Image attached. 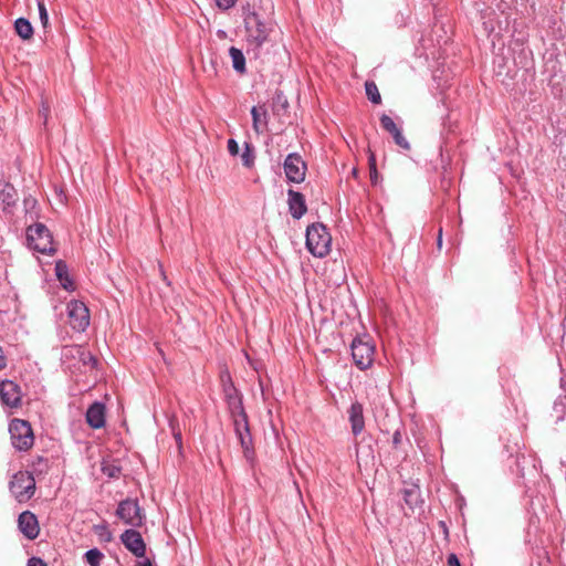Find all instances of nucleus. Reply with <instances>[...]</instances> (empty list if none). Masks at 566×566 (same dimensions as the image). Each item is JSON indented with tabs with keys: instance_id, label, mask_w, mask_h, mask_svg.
<instances>
[{
	"instance_id": "f257e3e1",
	"label": "nucleus",
	"mask_w": 566,
	"mask_h": 566,
	"mask_svg": "<svg viewBox=\"0 0 566 566\" xmlns=\"http://www.w3.org/2000/svg\"><path fill=\"white\" fill-rule=\"evenodd\" d=\"M243 14L248 42L254 44L255 48H261L269 40L272 23L265 21L256 11L250 10V4L243 8Z\"/></svg>"
},
{
	"instance_id": "f03ea898",
	"label": "nucleus",
	"mask_w": 566,
	"mask_h": 566,
	"mask_svg": "<svg viewBox=\"0 0 566 566\" xmlns=\"http://www.w3.org/2000/svg\"><path fill=\"white\" fill-rule=\"evenodd\" d=\"M306 248L316 258H324L331 251L332 237L323 223H313L306 229Z\"/></svg>"
},
{
	"instance_id": "7ed1b4c3",
	"label": "nucleus",
	"mask_w": 566,
	"mask_h": 566,
	"mask_svg": "<svg viewBox=\"0 0 566 566\" xmlns=\"http://www.w3.org/2000/svg\"><path fill=\"white\" fill-rule=\"evenodd\" d=\"M28 248L41 254H52L55 252L53 237L43 223H34L27 228Z\"/></svg>"
},
{
	"instance_id": "20e7f679",
	"label": "nucleus",
	"mask_w": 566,
	"mask_h": 566,
	"mask_svg": "<svg viewBox=\"0 0 566 566\" xmlns=\"http://www.w3.org/2000/svg\"><path fill=\"white\" fill-rule=\"evenodd\" d=\"M36 483L29 471H18L9 482V490L19 503H27L35 493Z\"/></svg>"
},
{
	"instance_id": "39448f33",
	"label": "nucleus",
	"mask_w": 566,
	"mask_h": 566,
	"mask_svg": "<svg viewBox=\"0 0 566 566\" xmlns=\"http://www.w3.org/2000/svg\"><path fill=\"white\" fill-rule=\"evenodd\" d=\"M10 439L18 451H28L34 444V434L31 424L27 420L13 419L9 424Z\"/></svg>"
},
{
	"instance_id": "423d86ee",
	"label": "nucleus",
	"mask_w": 566,
	"mask_h": 566,
	"mask_svg": "<svg viewBox=\"0 0 566 566\" xmlns=\"http://www.w3.org/2000/svg\"><path fill=\"white\" fill-rule=\"evenodd\" d=\"M350 349L354 364L360 370H365L373 365L375 346L367 335L355 337L352 342Z\"/></svg>"
},
{
	"instance_id": "0eeeda50",
	"label": "nucleus",
	"mask_w": 566,
	"mask_h": 566,
	"mask_svg": "<svg viewBox=\"0 0 566 566\" xmlns=\"http://www.w3.org/2000/svg\"><path fill=\"white\" fill-rule=\"evenodd\" d=\"M116 515L127 525L132 527H140L145 522V514L139 506L138 501L134 499H125L118 503Z\"/></svg>"
},
{
	"instance_id": "6e6552de",
	"label": "nucleus",
	"mask_w": 566,
	"mask_h": 566,
	"mask_svg": "<svg viewBox=\"0 0 566 566\" xmlns=\"http://www.w3.org/2000/svg\"><path fill=\"white\" fill-rule=\"evenodd\" d=\"M232 421L235 436L243 449L244 458L248 461H252L254 458V448L248 415L233 417Z\"/></svg>"
},
{
	"instance_id": "1a4fd4ad",
	"label": "nucleus",
	"mask_w": 566,
	"mask_h": 566,
	"mask_svg": "<svg viewBox=\"0 0 566 566\" xmlns=\"http://www.w3.org/2000/svg\"><path fill=\"white\" fill-rule=\"evenodd\" d=\"M283 169L289 182L301 184L305 179L307 165L298 153H291L284 159Z\"/></svg>"
},
{
	"instance_id": "9d476101",
	"label": "nucleus",
	"mask_w": 566,
	"mask_h": 566,
	"mask_svg": "<svg viewBox=\"0 0 566 566\" xmlns=\"http://www.w3.org/2000/svg\"><path fill=\"white\" fill-rule=\"evenodd\" d=\"M69 323L76 332H84L90 325V312L86 305L73 300L67 304Z\"/></svg>"
},
{
	"instance_id": "9b49d317",
	"label": "nucleus",
	"mask_w": 566,
	"mask_h": 566,
	"mask_svg": "<svg viewBox=\"0 0 566 566\" xmlns=\"http://www.w3.org/2000/svg\"><path fill=\"white\" fill-rule=\"evenodd\" d=\"M0 400L8 408H19L22 403L20 386L10 379L2 380L0 382Z\"/></svg>"
},
{
	"instance_id": "f8f14e48",
	"label": "nucleus",
	"mask_w": 566,
	"mask_h": 566,
	"mask_svg": "<svg viewBox=\"0 0 566 566\" xmlns=\"http://www.w3.org/2000/svg\"><path fill=\"white\" fill-rule=\"evenodd\" d=\"M62 357L64 359H76L82 363L83 366H90L95 368L97 365L96 357L82 345H67L62 349Z\"/></svg>"
},
{
	"instance_id": "ddd939ff",
	"label": "nucleus",
	"mask_w": 566,
	"mask_h": 566,
	"mask_svg": "<svg viewBox=\"0 0 566 566\" xmlns=\"http://www.w3.org/2000/svg\"><path fill=\"white\" fill-rule=\"evenodd\" d=\"M120 541L124 546L136 557H145L146 544L138 531L134 528L124 531V533L120 535Z\"/></svg>"
},
{
	"instance_id": "4468645a",
	"label": "nucleus",
	"mask_w": 566,
	"mask_h": 566,
	"mask_svg": "<svg viewBox=\"0 0 566 566\" xmlns=\"http://www.w3.org/2000/svg\"><path fill=\"white\" fill-rule=\"evenodd\" d=\"M18 528L30 541L35 539L40 533L38 517L31 511H23L18 517Z\"/></svg>"
},
{
	"instance_id": "2eb2a0df",
	"label": "nucleus",
	"mask_w": 566,
	"mask_h": 566,
	"mask_svg": "<svg viewBox=\"0 0 566 566\" xmlns=\"http://www.w3.org/2000/svg\"><path fill=\"white\" fill-rule=\"evenodd\" d=\"M222 392L231 418L247 413L243 406V396L235 387L228 385L227 388L222 389Z\"/></svg>"
},
{
	"instance_id": "dca6fc26",
	"label": "nucleus",
	"mask_w": 566,
	"mask_h": 566,
	"mask_svg": "<svg viewBox=\"0 0 566 566\" xmlns=\"http://www.w3.org/2000/svg\"><path fill=\"white\" fill-rule=\"evenodd\" d=\"M85 419L93 429H101L106 423V407L101 401H94L86 410Z\"/></svg>"
},
{
	"instance_id": "f3484780",
	"label": "nucleus",
	"mask_w": 566,
	"mask_h": 566,
	"mask_svg": "<svg viewBox=\"0 0 566 566\" xmlns=\"http://www.w3.org/2000/svg\"><path fill=\"white\" fill-rule=\"evenodd\" d=\"M379 120H380V125H381L382 129L392 136L396 145H398L399 147H401L405 150L410 149L409 142L405 138L401 129L396 125V123L389 115L382 114L380 116Z\"/></svg>"
},
{
	"instance_id": "a211bd4d",
	"label": "nucleus",
	"mask_w": 566,
	"mask_h": 566,
	"mask_svg": "<svg viewBox=\"0 0 566 566\" xmlns=\"http://www.w3.org/2000/svg\"><path fill=\"white\" fill-rule=\"evenodd\" d=\"M348 421L350 423L352 433L357 437L365 429V417H364V406L359 401L352 402L348 411Z\"/></svg>"
},
{
	"instance_id": "6ab92c4d",
	"label": "nucleus",
	"mask_w": 566,
	"mask_h": 566,
	"mask_svg": "<svg viewBox=\"0 0 566 566\" xmlns=\"http://www.w3.org/2000/svg\"><path fill=\"white\" fill-rule=\"evenodd\" d=\"M289 212L294 219H301L307 211L305 197L294 189L287 190Z\"/></svg>"
},
{
	"instance_id": "aec40b11",
	"label": "nucleus",
	"mask_w": 566,
	"mask_h": 566,
	"mask_svg": "<svg viewBox=\"0 0 566 566\" xmlns=\"http://www.w3.org/2000/svg\"><path fill=\"white\" fill-rule=\"evenodd\" d=\"M252 127L255 133H262L268 126V112L264 105L253 106L251 109Z\"/></svg>"
},
{
	"instance_id": "412c9836",
	"label": "nucleus",
	"mask_w": 566,
	"mask_h": 566,
	"mask_svg": "<svg viewBox=\"0 0 566 566\" xmlns=\"http://www.w3.org/2000/svg\"><path fill=\"white\" fill-rule=\"evenodd\" d=\"M290 104L287 97L282 91H276L272 99V112L275 116L282 118L289 116Z\"/></svg>"
},
{
	"instance_id": "4be33fe9",
	"label": "nucleus",
	"mask_w": 566,
	"mask_h": 566,
	"mask_svg": "<svg viewBox=\"0 0 566 566\" xmlns=\"http://www.w3.org/2000/svg\"><path fill=\"white\" fill-rule=\"evenodd\" d=\"M55 275L64 290H74V282L70 277L69 268L64 261H57L55 263Z\"/></svg>"
},
{
	"instance_id": "5701e85b",
	"label": "nucleus",
	"mask_w": 566,
	"mask_h": 566,
	"mask_svg": "<svg viewBox=\"0 0 566 566\" xmlns=\"http://www.w3.org/2000/svg\"><path fill=\"white\" fill-rule=\"evenodd\" d=\"M402 495L405 503L411 510L418 507L422 503L420 489L417 484H411L410 486L405 488L402 490Z\"/></svg>"
},
{
	"instance_id": "b1692460",
	"label": "nucleus",
	"mask_w": 566,
	"mask_h": 566,
	"mask_svg": "<svg viewBox=\"0 0 566 566\" xmlns=\"http://www.w3.org/2000/svg\"><path fill=\"white\" fill-rule=\"evenodd\" d=\"M229 55L232 61L233 70L241 75L245 74L247 66H245V56H244L243 52L235 46H231L229 49Z\"/></svg>"
},
{
	"instance_id": "393cba45",
	"label": "nucleus",
	"mask_w": 566,
	"mask_h": 566,
	"mask_svg": "<svg viewBox=\"0 0 566 566\" xmlns=\"http://www.w3.org/2000/svg\"><path fill=\"white\" fill-rule=\"evenodd\" d=\"M101 471L109 479H118L122 473V468L116 460L103 459Z\"/></svg>"
},
{
	"instance_id": "a878e982",
	"label": "nucleus",
	"mask_w": 566,
	"mask_h": 566,
	"mask_svg": "<svg viewBox=\"0 0 566 566\" xmlns=\"http://www.w3.org/2000/svg\"><path fill=\"white\" fill-rule=\"evenodd\" d=\"M14 30L17 34L23 40H29L33 35L32 24L25 18H19L15 20Z\"/></svg>"
},
{
	"instance_id": "bb28decb",
	"label": "nucleus",
	"mask_w": 566,
	"mask_h": 566,
	"mask_svg": "<svg viewBox=\"0 0 566 566\" xmlns=\"http://www.w3.org/2000/svg\"><path fill=\"white\" fill-rule=\"evenodd\" d=\"M243 166L252 168L255 161V148L251 143H244V149L241 155Z\"/></svg>"
},
{
	"instance_id": "cd10ccee",
	"label": "nucleus",
	"mask_w": 566,
	"mask_h": 566,
	"mask_svg": "<svg viewBox=\"0 0 566 566\" xmlns=\"http://www.w3.org/2000/svg\"><path fill=\"white\" fill-rule=\"evenodd\" d=\"M365 92L368 97V99L373 104H380L381 103V95L378 91V87L374 81H367L365 83Z\"/></svg>"
},
{
	"instance_id": "c85d7f7f",
	"label": "nucleus",
	"mask_w": 566,
	"mask_h": 566,
	"mask_svg": "<svg viewBox=\"0 0 566 566\" xmlns=\"http://www.w3.org/2000/svg\"><path fill=\"white\" fill-rule=\"evenodd\" d=\"M104 555L98 548L88 549L84 558L90 566H101Z\"/></svg>"
},
{
	"instance_id": "c756f323",
	"label": "nucleus",
	"mask_w": 566,
	"mask_h": 566,
	"mask_svg": "<svg viewBox=\"0 0 566 566\" xmlns=\"http://www.w3.org/2000/svg\"><path fill=\"white\" fill-rule=\"evenodd\" d=\"M0 186H3V189H2V201L6 202L8 206L12 205L14 202V198H13V192H14V189L12 186H10L9 184H1L0 182Z\"/></svg>"
},
{
	"instance_id": "7c9ffc66",
	"label": "nucleus",
	"mask_w": 566,
	"mask_h": 566,
	"mask_svg": "<svg viewBox=\"0 0 566 566\" xmlns=\"http://www.w3.org/2000/svg\"><path fill=\"white\" fill-rule=\"evenodd\" d=\"M169 426L171 428L172 436H174L178 447L181 448L182 436H181V431L179 429L177 420L176 419H170Z\"/></svg>"
},
{
	"instance_id": "2f4dec72",
	"label": "nucleus",
	"mask_w": 566,
	"mask_h": 566,
	"mask_svg": "<svg viewBox=\"0 0 566 566\" xmlns=\"http://www.w3.org/2000/svg\"><path fill=\"white\" fill-rule=\"evenodd\" d=\"M38 9H39V15L41 23L44 28H46L49 23V14L44 4V0H38Z\"/></svg>"
},
{
	"instance_id": "473e14b6",
	"label": "nucleus",
	"mask_w": 566,
	"mask_h": 566,
	"mask_svg": "<svg viewBox=\"0 0 566 566\" xmlns=\"http://www.w3.org/2000/svg\"><path fill=\"white\" fill-rule=\"evenodd\" d=\"M34 471L38 473H44L48 470V460L43 457H38L35 461L32 463Z\"/></svg>"
},
{
	"instance_id": "72a5a7b5",
	"label": "nucleus",
	"mask_w": 566,
	"mask_h": 566,
	"mask_svg": "<svg viewBox=\"0 0 566 566\" xmlns=\"http://www.w3.org/2000/svg\"><path fill=\"white\" fill-rule=\"evenodd\" d=\"M96 533L101 536V538L105 542H111L113 538L112 533L109 532L107 525H96Z\"/></svg>"
},
{
	"instance_id": "f704fd0d",
	"label": "nucleus",
	"mask_w": 566,
	"mask_h": 566,
	"mask_svg": "<svg viewBox=\"0 0 566 566\" xmlns=\"http://www.w3.org/2000/svg\"><path fill=\"white\" fill-rule=\"evenodd\" d=\"M220 379H221L222 389L227 388L228 385H230L231 387H235L233 381H232L231 375H230V373L228 370H223L221 373Z\"/></svg>"
},
{
	"instance_id": "c9c22d12",
	"label": "nucleus",
	"mask_w": 566,
	"mask_h": 566,
	"mask_svg": "<svg viewBox=\"0 0 566 566\" xmlns=\"http://www.w3.org/2000/svg\"><path fill=\"white\" fill-rule=\"evenodd\" d=\"M237 0H216V4L220 10H229L235 6Z\"/></svg>"
},
{
	"instance_id": "e433bc0d",
	"label": "nucleus",
	"mask_w": 566,
	"mask_h": 566,
	"mask_svg": "<svg viewBox=\"0 0 566 566\" xmlns=\"http://www.w3.org/2000/svg\"><path fill=\"white\" fill-rule=\"evenodd\" d=\"M227 147H228V151L231 156L239 155V144L237 143L235 139H233V138L228 139Z\"/></svg>"
},
{
	"instance_id": "4c0bfd02",
	"label": "nucleus",
	"mask_w": 566,
	"mask_h": 566,
	"mask_svg": "<svg viewBox=\"0 0 566 566\" xmlns=\"http://www.w3.org/2000/svg\"><path fill=\"white\" fill-rule=\"evenodd\" d=\"M28 566H48L44 560L40 557H31L28 559Z\"/></svg>"
},
{
	"instance_id": "58836bf2",
	"label": "nucleus",
	"mask_w": 566,
	"mask_h": 566,
	"mask_svg": "<svg viewBox=\"0 0 566 566\" xmlns=\"http://www.w3.org/2000/svg\"><path fill=\"white\" fill-rule=\"evenodd\" d=\"M448 566H461L460 560L455 554H450L447 559Z\"/></svg>"
},
{
	"instance_id": "ea45409f",
	"label": "nucleus",
	"mask_w": 566,
	"mask_h": 566,
	"mask_svg": "<svg viewBox=\"0 0 566 566\" xmlns=\"http://www.w3.org/2000/svg\"><path fill=\"white\" fill-rule=\"evenodd\" d=\"M368 153H369V155H368V166H369V170H371V169H377V166H376V156H375V154H374L370 149H368Z\"/></svg>"
},
{
	"instance_id": "a19ab883",
	"label": "nucleus",
	"mask_w": 566,
	"mask_h": 566,
	"mask_svg": "<svg viewBox=\"0 0 566 566\" xmlns=\"http://www.w3.org/2000/svg\"><path fill=\"white\" fill-rule=\"evenodd\" d=\"M401 443V433L399 430H396L392 434V444H394V448H398L399 444Z\"/></svg>"
},
{
	"instance_id": "79ce46f5",
	"label": "nucleus",
	"mask_w": 566,
	"mask_h": 566,
	"mask_svg": "<svg viewBox=\"0 0 566 566\" xmlns=\"http://www.w3.org/2000/svg\"><path fill=\"white\" fill-rule=\"evenodd\" d=\"M532 52L528 50V51H525L524 49L521 51V55L523 56V59L525 60L524 62H521L522 63V66L524 69H527L528 67V64H530V61H528V55L531 54Z\"/></svg>"
},
{
	"instance_id": "37998d69",
	"label": "nucleus",
	"mask_w": 566,
	"mask_h": 566,
	"mask_svg": "<svg viewBox=\"0 0 566 566\" xmlns=\"http://www.w3.org/2000/svg\"><path fill=\"white\" fill-rule=\"evenodd\" d=\"M49 107H45L43 106L40 111H39V115L41 117H43V124L46 125V122H48V116H49Z\"/></svg>"
},
{
	"instance_id": "c03bdc74",
	"label": "nucleus",
	"mask_w": 566,
	"mask_h": 566,
	"mask_svg": "<svg viewBox=\"0 0 566 566\" xmlns=\"http://www.w3.org/2000/svg\"><path fill=\"white\" fill-rule=\"evenodd\" d=\"M370 171V181L371 184L376 185L378 179V171L377 169H371Z\"/></svg>"
},
{
	"instance_id": "a18cd8bd",
	"label": "nucleus",
	"mask_w": 566,
	"mask_h": 566,
	"mask_svg": "<svg viewBox=\"0 0 566 566\" xmlns=\"http://www.w3.org/2000/svg\"><path fill=\"white\" fill-rule=\"evenodd\" d=\"M7 366V359L3 355V350L0 347V370L3 369Z\"/></svg>"
},
{
	"instance_id": "49530a36",
	"label": "nucleus",
	"mask_w": 566,
	"mask_h": 566,
	"mask_svg": "<svg viewBox=\"0 0 566 566\" xmlns=\"http://www.w3.org/2000/svg\"><path fill=\"white\" fill-rule=\"evenodd\" d=\"M437 247H438V249L442 248V228H439V231H438Z\"/></svg>"
},
{
	"instance_id": "de8ad7c7",
	"label": "nucleus",
	"mask_w": 566,
	"mask_h": 566,
	"mask_svg": "<svg viewBox=\"0 0 566 566\" xmlns=\"http://www.w3.org/2000/svg\"><path fill=\"white\" fill-rule=\"evenodd\" d=\"M136 566H153V564L148 558H146L144 560L137 562Z\"/></svg>"
},
{
	"instance_id": "09e8293b",
	"label": "nucleus",
	"mask_w": 566,
	"mask_h": 566,
	"mask_svg": "<svg viewBox=\"0 0 566 566\" xmlns=\"http://www.w3.org/2000/svg\"><path fill=\"white\" fill-rule=\"evenodd\" d=\"M352 175H353L354 177H357V175H358V170H357L356 168H354V169L352 170Z\"/></svg>"
},
{
	"instance_id": "8fccbe9b",
	"label": "nucleus",
	"mask_w": 566,
	"mask_h": 566,
	"mask_svg": "<svg viewBox=\"0 0 566 566\" xmlns=\"http://www.w3.org/2000/svg\"><path fill=\"white\" fill-rule=\"evenodd\" d=\"M160 272H161V275H163L164 280H166L165 272H164V270L161 268H160Z\"/></svg>"
},
{
	"instance_id": "3c124183",
	"label": "nucleus",
	"mask_w": 566,
	"mask_h": 566,
	"mask_svg": "<svg viewBox=\"0 0 566 566\" xmlns=\"http://www.w3.org/2000/svg\"><path fill=\"white\" fill-rule=\"evenodd\" d=\"M441 525L443 526L444 531L447 532V527H446L444 522H441Z\"/></svg>"
}]
</instances>
